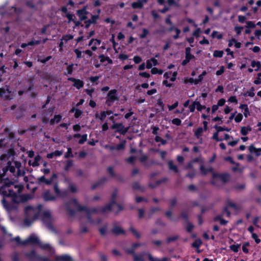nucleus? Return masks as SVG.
Returning a JSON list of instances; mask_svg holds the SVG:
<instances>
[{"instance_id":"nucleus-1","label":"nucleus","mask_w":261,"mask_h":261,"mask_svg":"<svg viewBox=\"0 0 261 261\" xmlns=\"http://www.w3.org/2000/svg\"><path fill=\"white\" fill-rule=\"evenodd\" d=\"M34 211V208L32 206L29 205L25 207L24 212L26 218H25L23 220V223L25 225L30 226L31 225L34 221L38 218L39 212L35 213L32 219L30 218V217L31 216V214H30V212Z\"/></svg>"},{"instance_id":"nucleus-2","label":"nucleus","mask_w":261,"mask_h":261,"mask_svg":"<svg viewBox=\"0 0 261 261\" xmlns=\"http://www.w3.org/2000/svg\"><path fill=\"white\" fill-rule=\"evenodd\" d=\"M41 220L45 226L49 230H54L53 219L51 213L49 211H46L42 213Z\"/></svg>"},{"instance_id":"nucleus-3","label":"nucleus","mask_w":261,"mask_h":261,"mask_svg":"<svg viewBox=\"0 0 261 261\" xmlns=\"http://www.w3.org/2000/svg\"><path fill=\"white\" fill-rule=\"evenodd\" d=\"M119 98L118 96V91L116 89H112L107 94L106 97V105L110 107L112 103L118 101Z\"/></svg>"},{"instance_id":"nucleus-4","label":"nucleus","mask_w":261,"mask_h":261,"mask_svg":"<svg viewBox=\"0 0 261 261\" xmlns=\"http://www.w3.org/2000/svg\"><path fill=\"white\" fill-rule=\"evenodd\" d=\"M213 179L211 180V185L217 186V184L215 180L216 178H220L223 183L228 182L230 179V175L228 173H213L212 175Z\"/></svg>"},{"instance_id":"nucleus-5","label":"nucleus","mask_w":261,"mask_h":261,"mask_svg":"<svg viewBox=\"0 0 261 261\" xmlns=\"http://www.w3.org/2000/svg\"><path fill=\"white\" fill-rule=\"evenodd\" d=\"M11 185H13V182L9 181L8 182L5 183L1 188H0V194L2 195L3 197L2 199V203L4 205L7 206L8 205V202L6 199V197H8V190L6 189L7 188H9Z\"/></svg>"},{"instance_id":"nucleus-6","label":"nucleus","mask_w":261,"mask_h":261,"mask_svg":"<svg viewBox=\"0 0 261 261\" xmlns=\"http://www.w3.org/2000/svg\"><path fill=\"white\" fill-rule=\"evenodd\" d=\"M112 129H116L115 133H118L121 135H124L128 132L129 127H125L122 123H116L114 122L111 126Z\"/></svg>"},{"instance_id":"nucleus-7","label":"nucleus","mask_w":261,"mask_h":261,"mask_svg":"<svg viewBox=\"0 0 261 261\" xmlns=\"http://www.w3.org/2000/svg\"><path fill=\"white\" fill-rule=\"evenodd\" d=\"M40 242V241L37 237L34 234H31L29 238L23 241V246H26L28 244H37L39 246Z\"/></svg>"},{"instance_id":"nucleus-8","label":"nucleus","mask_w":261,"mask_h":261,"mask_svg":"<svg viewBox=\"0 0 261 261\" xmlns=\"http://www.w3.org/2000/svg\"><path fill=\"white\" fill-rule=\"evenodd\" d=\"M88 12L87 11V7L84 6L82 9H79L76 11V14L79 17L81 21L85 20L87 18Z\"/></svg>"},{"instance_id":"nucleus-9","label":"nucleus","mask_w":261,"mask_h":261,"mask_svg":"<svg viewBox=\"0 0 261 261\" xmlns=\"http://www.w3.org/2000/svg\"><path fill=\"white\" fill-rule=\"evenodd\" d=\"M24 255L29 259L30 261H38L39 255L37 254L36 252L33 250L30 252H25Z\"/></svg>"},{"instance_id":"nucleus-10","label":"nucleus","mask_w":261,"mask_h":261,"mask_svg":"<svg viewBox=\"0 0 261 261\" xmlns=\"http://www.w3.org/2000/svg\"><path fill=\"white\" fill-rule=\"evenodd\" d=\"M42 197L45 201H53L56 200V197L52 195L48 190L43 192Z\"/></svg>"},{"instance_id":"nucleus-11","label":"nucleus","mask_w":261,"mask_h":261,"mask_svg":"<svg viewBox=\"0 0 261 261\" xmlns=\"http://www.w3.org/2000/svg\"><path fill=\"white\" fill-rule=\"evenodd\" d=\"M103 208V206L102 207H92L91 208H88L86 206V209L85 210H83V212H85L86 213L87 215H89V214H91L92 213H105L106 212H102V209Z\"/></svg>"},{"instance_id":"nucleus-12","label":"nucleus","mask_w":261,"mask_h":261,"mask_svg":"<svg viewBox=\"0 0 261 261\" xmlns=\"http://www.w3.org/2000/svg\"><path fill=\"white\" fill-rule=\"evenodd\" d=\"M111 232L116 236L125 234V231L122 228L117 226H114L113 227V228L111 229Z\"/></svg>"},{"instance_id":"nucleus-13","label":"nucleus","mask_w":261,"mask_h":261,"mask_svg":"<svg viewBox=\"0 0 261 261\" xmlns=\"http://www.w3.org/2000/svg\"><path fill=\"white\" fill-rule=\"evenodd\" d=\"M117 204L118 203L116 202V199H111V201L110 203L103 206L102 212L111 211L112 210V206L114 205H117Z\"/></svg>"},{"instance_id":"nucleus-14","label":"nucleus","mask_w":261,"mask_h":261,"mask_svg":"<svg viewBox=\"0 0 261 261\" xmlns=\"http://www.w3.org/2000/svg\"><path fill=\"white\" fill-rule=\"evenodd\" d=\"M39 246L43 250L48 251L51 254H53L55 253L54 249L53 248L48 244H42V243L40 242Z\"/></svg>"},{"instance_id":"nucleus-15","label":"nucleus","mask_w":261,"mask_h":261,"mask_svg":"<svg viewBox=\"0 0 261 261\" xmlns=\"http://www.w3.org/2000/svg\"><path fill=\"white\" fill-rule=\"evenodd\" d=\"M73 137L74 138H81L79 140V143L80 144H83L87 140V134H85L81 135L80 134H74Z\"/></svg>"},{"instance_id":"nucleus-16","label":"nucleus","mask_w":261,"mask_h":261,"mask_svg":"<svg viewBox=\"0 0 261 261\" xmlns=\"http://www.w3.org/2000/svg\"><path fill=\"white\" fill-rule=\"evenodd\" d=\"M106 181H107V178L106 177H102L100 179H99L98 181L95 182V183L93 184L91 186V189L92 190L96 189L97 188L99 187L101 185H103Z\"/></svg>"},{"instance_id":"nucleus-17","label":"nucleus","mask_w":261,"mask_h":261,"mask_svg":"<svg viewBox=\"0 0 261 261\" xmlns=\"http://www.w3.org/2000/svg\"><path fill=\"white\" fill-rule=\"evenodd\" d=\"M6 93L8 94L11 93L9 86L6 85L4 87L0 88V97H8V95H5Z\"/></svg>"},{"instance_id":"nucleus-18","label":"nucleus","mask_w":261,"mask_h":261,"mask_svg":"<svg viewBox=\"0 0 261 261\" xmlns=\"http://www.w3.org/2000/svg\"><path fill=\"white\" fill-rule=\"evenodd\" d=\"M213 221L214 222H219L220 225L224 226L226 225L228 222V221L223 219L222 216L220 215L215 216L213 218Z\"/></svg>"},{"instance_id":"nucleus-19","label":"nucleus","mask_w":261,"mask_h":261,"mask_svg":"<svg viewBox=\"0 0 261 261\" xmlns=\"http://www.w3.org/2000/svg\"><path fill=\"white\" fill-rule=\"evenodd\" d=\"M65 207L68 216L70 217L74 216L75 214V211L74 210L71 208L69 202H68L65 204Z\"/></svg>"},{"instance_id":"nucleus-20","label":"nucleus","mask_w":261,"mask_h":261,"mask_svg":"<svg viewBox=\"0 0 261 261\" xmlns=\"http://www.w3.org/2000/svg\"><path fill=\"white\" fill-rule=\"evenodd\" d=\"M55 261H72V259L69 255L65 254L57 256L55 258Z\"/></svg>"},{"instance_id":"nucleus-21","label":"nucleus","mask_w":261,"mask_h":261,"mask_svg":"<svg viewBox=\"0 0 261 261\" xmlns=\"http://www.w3.org/2000/svg\"><path fill=\"white\" fill-rule=\"evenodd\" d=\"M71 201L77 207L78 212H82L86 209V206L80 205L77 199H72Z\"/></svg>"},{"instance_id":"nucleus-22","label":"nucleus","mask_w":261,"mask_h":261,"mask_svg":"<svg viewBox=\"0 0 261 261\" xmlns=\"http://www.w3.org/2000/svg\"><path fill=\"white\" fill-rule=\"evenodd\" d=\"M168 166L169 170L174 171L175 173H178L179 170L177 167V166L175 165L173 163V161L170 160L168 162Z\"/></svg>"},{"instance_id":"nucleus-23","label":"nucleus","mask_w":261,"mask_h":261,"mask_svg":"<svg viewBox=\"0 0 261 261\" xmlns=\"http://www.w3.org/2000/svg\"><path fill=\"white\" fill-rule=\"evenodd\" d=\"M62 119V116L60 114L55 115L53 118H51L49 121V124L50 125H53L55 123H59Z\"/></svg>"},{"instance_id":"nucleus-24","label":"nucleus","mask_w":261,"mask_h":261,"mask_svg":"<svg viewBox=\"0 0 261 261\" xmlns=\"http://www.w3.org/2000/svg\"><path fill=\"white\" fill-rule=\"evenodd\" d=\"M191 49L190 47H187L185 49V58L189 61L195 59V56L191 54Z\"/></svg>"},{"instance_id":"nucleus-25","label":"nucleus","mask_w":261,"mask_h":261,"mask_svg":"<svg viewBox=\"0 0 261 261\" xmlns=\"http://www.w3.org/2000/svg\"><path fill=\"white\" fill-rule=\"evenodd\" d=\"M98 58L100 59V62L101 63H103L105 61H107L110 64L112 63V60L109 57L105 56L103 54L99 55Z\"/></svg>"},{"instance_id":"nucleus-26","label":"nucleus","mask_w":261,"mask_h":261,"mask_svg":"<svg viewBox=\"0 0 261 261\" xmlns=\"http://www.w3.org/2000/svg\"><path fill=\"white\" fill-rule=\"evenodd\" d=\"M252 128L249 126H242L241 128L240 133L243 136H246L249 132H251Z\"/></svg>"},{"instance_id":"nucleus-27","label":"nucleus","mask_w":261,"mask_h":261,"mask_svg":"<svg viewBox=\"0 0 261 261\" xmlns=\"http://www.w3.org/2000/svg\"><path fill=\"white\" fill-rule=\"evenodd\" d=\"M251 66L254 68L255 67H257L256 69H255L254 70L255 71H257L261 68V64L259 61H256L255 60H252L251 63Z\"/></svg>"},{"instance_id":"nucleus-28","label":"nucleus","mask_w":261,"mask_h":261,"mask_svg":"<svg viewBox=\"0 0 261 261\" xmlns=\"http://www.w3.org/2000/svg\"><path fill=\"white\" fill-rule=\"evenodd\" d=\"M84 85V82L80 79H77L75 83L73 84V86L76 87L77 89H80L82 87H83Z\"/></svg>"},{"instance_id":"nucleus-29","label":"nucleus","mask_w":261,"mask_h":261,"mask_svg":"<svg viewBox=\"0 0 261 261\" xmlns=\"http://www.w3.org/2000/svg\"><path fill=\"white\" fill-rule=\"evenodd\" d=\"M132 187L133 190H140L141 191H143L144 190V188L141 187L138 182H135L132 184Z\"/></svg>"},{"instance_id":"nucleus-30","label":"nucleus","mask_w":261,"mask_h":261,"mask_svg":"<svg viewBox=\"0 0 261 261\" xmlns=\"http://www.w3.org/2000/svg\"><path fill=\"white\" fill-rule=\"evenodd\" d=\"M41 159V156L39 155H37L35 157L34 162L31 164V161L29 162V164L32 165L33 167H36L39 165L38 162Z\"/></svg>"},{"instance_id":"nucleus-31","label":"nucleus","mask_w":261,"mask_h":261,"mask_svg":"<svg viewBox=\"0 0 261 261\" xmlns=\"http://www.w3.org/2000/svg\"><path fill=\"white\" fill-rule=\"evenodd\" d=\"M131 6L133 9H142L143 7V5L142 2L139 1L136 2L132 3Z\"/></svg>"},{"instance_id":"nucleus-32","label":"nucleus","mask_w":261,"mask_h":261,"mask_svg":"<svg viewBox=\"0 0 261 261\" xmlns=\"http://www.w3.org/2000/svg\"><path fill=\"white\" fill-rule=\"evenodd\" d=\"M129 230L136 238L139 239L141 238L140 233L133 226H131Z\"/></svg>"},{"instance_id":"nucleus-33","label":"nucleus","mask_w":261,"mask_h":261,"mask_svg":"<svg viewBox=\"0 0 261 261\" xmlns=\"http://www.w3.org/2000/svg\"><path fill=\"white\" fill-rule=\"evenodd\" d=\"M179 239V236L178 235H175L171 237H169L166 239V243L167 244H170L172 242H174L177 241Z\"/></svg>"},{"instance_id":"nucleus-34","label":"nucleus","mask_w":261,"mask_h":261,"mask_svg":"<svg viewBox=\"0 0 261 261\" xmlns=\"http://www.w3.org/2000/svg\"><path fill=\"white\" fill-rule=\"evenodd\" d=\"M134 260V261H145L144 253H141L139 255L135 254Z\"/></svg>"},{"instance_id":"nucleus-35","label":"nucleus","mask_w":261,"mask_h":261,"mask_svg":"<svg viewBox=\"0 0 261 261\" xmlns=\"http://www.w3.org/2000/svg\"><path fill=\"white\" fill-rule=\"evenodd\" d=\"M254 90H255L254 88L253 87H252L249 91H247L244 94V96H249L250 97H254L255 95V94L254 92Z\"/></svg>"},{"instance_id":"nucleus-36","label":"nucleus","mask_w":261,"mask_h":261,"mask_svg":"<svg viewBox=\"0 0 261 261\" xmlns=\"http://www.w3.org/2000/svg\"><path fill=\"white\" fill-rule=\"evenodd\" d=\"M201 244L202 241L200 239H198L193 242L192 246L193 247L198 248Z\"/></svg>"},{"instance_id":"nucleus-37","label":"nucleus","mask_w":261,"mask_h":261,"mask_svg":"<svg viewBox=\"0 0 261 261\" xmlns=\"http://www.w3.org/2000/svg\"><path fill=\"white\" fill-rule=\"evenodd\" d=\"M223 54L224 52L223 50H216L214 51L213 56L215 58H222Z\"/></svg>"},{"instance_id":"nucleus-38","label":"nucleus","mask_w":261,"mask_h":261,"mask_svg":"<svg viewBox=\"0 0 261 261\" xmlns=\"http://www.w3.org/2000/svg\"><path fill=\"white\" fill-rule=\"evenodd\" d=\"M163 71L162 69H159L156 67L152 68L151 69V73L152 74H159L161 75L163 73Z\"/></svg>"},{"instance_id":"nucleus-39","label":"nucleus","mask_w":261,"mask_h":261,"mask_svg":"<svg viewBox=\"0 0 261 261\" xmlns=\"http://www.w3.org/2000/svg\"><path fill=\"white\" fill-rule=\"evenodd\" d=\"M54 190L55 194H56V195L57 196H58L59 195H60L61 194V191L59 188V185H58V182H56V183H55V184L54 185Z\"/></svg>"},{"instance_id":"nucleus-40","label":"nucleus","mask_w":261,"mask_h":261,"mask_svg":"<svg viewBox=\"0 0 261 261\" xmlns=\"http://www.w3.org/2000/svg\"><path fill=\"white\" fill-rule=\"evenodd\" d=\"M64 158L66 159H68L69 158H73L71 148L68 147L67 148V151L65 154Z\"/></svg>"},{"instance_id":"nucleus-41","label":"nucleus","mask_w":261,"mask_h":261,"mask_svg":"<svg viewBox=\"0 0 261 261\" xmlns=\"http://www.w3.org/2000/svg\"><path fill=\"white\" fill-rule=\"evenodd\" d=\"M107 172L108 173L111 175L112 177H116V175L114 171L113 167L112 166H109L107 168Z\"/></svg>"},{"instance_id":"nucleus-42","label":"nucleus","mask_w":261,"mask_h":261,"mask_svg":"<svg viewBox=\"0 0 261 261\" xmlns=\"http://www.w3.org/2000/svg\"><path fill=\"white\" fill-rule=\"evenodd\" d=\"M154 140L156 142H161L162 145H165L167 143V141L165 139H163L161 137L156 136L154 138Z\"/></svg>"},{"instance_id":"nucleus-43","label":"nucleus","mask_w":261,"mask_h":261,"mask_svg":"<svg viewBox=\"0 0 261 261\" xmlns=\"http://www.w3.org/2000/svg\"><path fill=\"white\" fill-rule=\"evenodd\" d=\"M203 131V128L202 127H199L195 132V136L196 138H198L201 136L202 133Z\"/></svg>"},{"instance_id":"nucleus-44","label":"nucleus","mask_w":261,"mask_h":261,"mask_svg":"<svg viewBox=\"0 0 261 261\" xmlns=\"http://www.w3.org/2000/svg\"><path fill=\"white\" fill-rule=\"evenodd\" d=\"M68 190L72 193H75L77 191V189L75 185L72 184L69 185Z\"/></svg>"},{"instance_id":"nucleus-45","label":"nucleus","mask_w":261,"mask_h":261,"mask_svg":"<svg viewBox=\"0 0 261 261\" xmlns=\"http://www.w3.org/2000/svg\"><path fill=\"white\" fill-rule=\"evenodd\" d=\"M194 226L193 224H192L191 223L188 222L187 225L186 227V231L187 232L190 233L192 231L193 229H194Z\"/></svg>"},{"instance_id":"nucleus-46","label":"nucleus","mask_w":261,"mask_h":261,"mask_svg":"<svg viewBox=\"0 0 261 261\" xmlns=\"http://www.w3.org/2000/svg\"><path fill=\"white\" fill-rule=\"evenodd\" d=\"M73 166V161L72 160H68L67 161L66 164L64 168L65 171H68L69 168Z\"/></svg>"},{"instance_id":"nucleus-47","label":"nucleus","mask_w":261,"mask_h":261,"mask_svg":"<svg viewBox=\"0 0 261 261\" xmlns=\"http://www.w3.org/2000/svg\"><path fill=\"white\" fill-rule=\"evenodd\" d=\"M250 245V243L249 242H245L242 246V250L245 253H248L249 252V250L247 248Z\"/></svg>"},{"instance_id":"nucleus-48","label":"nucleus","mask_w":261,"mask_h":261,"mask_svg":"<svg viewBox=\"0 0 261 261\" xmlns=\"http://www.w3.org/2000/svg\"><path fill=\"white\" fill-rule=\"evenodd\" d=\"M195 103L196 104V109L198 111H201L202 110L206 109V107L201 105L199 101H195Z\"/></svg>"},{"instance_id":"nucleus-49","label":"nucleus","mask_w":261,"mask_h":261,"mask_svg":"<svg viewBox=\"0 0 261 261\" xmlns=\"http://www.w3.org/2000/svg\"><path fill=\"white\" fill-rule=\"evenodd\" d=\"M8 197L15 198L17 196L16 193L13 189H8Z\"/></svg>"},{"instance_id":"nucleus-50","label":"nucleus","mask_w":261,"mask_h":261,"mask_svg":"<svg viewBox=\"0 0 261 261\" xmlns=\"http://www.w3.org/2000/svg\"><path fill=\"white\" fill-rule=\"evenodd\" d=\"M11 241H16L18 245L23 246V241H21L20 237L19 236H17L14 238H13L11 240Z\"/></svg>"},{"instance_id":"nucleus-51","label":"nucleus","mask_w":261,"mask_h":261,"mask_svg":"<svg viewBox=\"0 0 261 261\" xmlns=\"http://www.w3.org/2000/svg\"><path fill=\"white\" fill-rule=\"evenodd\" d=\"M227 207H230L234 210H237L238 208V206L236 203H234L229 200L227 201Z\"/></svg>"},{"instance_id":"nucleus-52","label":"nucleus","mask_w":261,"mask_h":261,"mask_svg":"<svg viewBox=\"0 0 261 261\" xmlns=\"http://www.w3.org/2000/svg\"><path fill=\"white\" fill-rule=\"evenodd\" d=\"M241 244H233L230 246V249L233 251L234 252H238L239 248H240Z\"/></svg>"},{"instance_id":"nucleus-53","label":"nucleus","mask_w":261,"mask_h":261,"mask_svg":"<svg viewBox=\"0 0 261 261\" xmlns=\"http://www.w3.org/2000/svg\"><path fill=\"white\" fill-rule=\"evenodd\" d=\"M12 261H20L17 252H15L11 255Z\"/></svg>"},{"instance_id":"nucleus-54","label":"nucleus","mask_w":261,"mask_h":261,"mask_svg":"<svg viewBox=\"0 0 261 261\" xmlns=\"http://www.w3.org/2000/svg\"><path fill=\"white\" fill-rule=\"evenodd\" d=\"M256 25L254 23L253 21H248L246 22V25H245V28L251 29L255 28Z\"/></svg>"},{"instance_id":"nucleus-55","label":"nucleus","mask_w":261,"mask_h":261,"mask_svg":"<svg viewBox=\"0 0 261 261\" xmlns=\"http://www.w3.org/2000/svg\"><path fill=\"white\" fill-rule=\"evenodd\" d=\"M52 57L51 56H49L45 58L44 59H40L38 58V61L41 62L43 64H45L47 61H48L50 59H51Z\"/></svg>"},{"instance_id":"nucleus-56","label":"nucleus","mask_w":261,"mask_h":261,"mask_svg":"<svg viewBox=\"0 0 261 261\" xmlns=\"http://www.w3.org/2000/svg\"><path fill=\"white\" fill-rule=\"evenodd\" d=\"M200 171L201 174L205 175L208 173L207 168H206L203 165H201L200 167Z\"/></svg>"},{"instance_id":"nucleus-57","label":"nucleus","mask_w":261,"mask_h":261,"mask_svg":"<svg viewBox=\"0 0 261 261\" xmlns=\"http://www.w3.org/2000/svg\"><path fill=\"white\" fill-rule=\"evenodd\" d=\"M40 43H41L40 40H33L28 42V45H29V46H33L35 45H39L40 44Z\"/></svg>"},{"instance_id":"nucleus-58","label":"nucleus","mask_w":261,"mask_h":261,"mask_svg":"<svg viewBox=\"0 0 261 261\" xmlns=\"http://www.w3.org/2000/svg\"><path fill=\"white\" fill-rule=\"evenodd\" d=\"M66 17L68 19V23H70L71 21H74V18H75V16L73 14H70L69 13H67L66 14Z\"/></svg>"},{"instance_id":"nucleus-59","label":"nucleus","mask_w":261,"mask_h":261,"mask_svg":"<svg viewBox=\"0 0 261 261\" xmlns=\"http://www.w3.org/2000/svg\"><path fill=\"white\" fill-rule=\"evenodd\" d=\"M191 161L193 163H200L202 164L203 163V159L201 156H199L193 159Z\"/></svg>"},{"instance_id":"nucleus-60","label":"nucleus","mask_w":261,"mask_h":261,"mask_svg":"<svg viewBox=\"0 0 261 261\" xmlns=\"http://www.w3.org/2000/svg\"><path fill=\"white\" fill-rule=\"evenodd\" d=\"M172 123L177 126H179L181 124V121L180 119L176 118H174L172 120Z\"/></svg>"},{"instance_id":"nucleus-61","label":"nucleus","mask_w":261,"mask_h":261,"mask_svg":"<svg viewBox=\"0 0 261 261\" xmlns=\"http://www.w3.org/2000/svg\"><path fill=\"white\" fill-rule=\"evenodd\" d=\"M156 105L161 108V111L164 110V104L161 99L158 100Z\"/></svg>"},{"instance_id":"nucleus-62","label":"nucleus","mask_w":261,"mask_h":261,"mask_svg":"<svg viewBox=\"0 0 261 261\" xmlns=\"http://www.w3.org/2000/svg\"><path fill=\"white\" fill-rule=\"evenodd\" d=\"M243 115L241 113H239L234 117V121L237 123L240 122L243 119Z\"/></svg>"},{"instance_id":"nucleus-63","label":"nucleus","mask_w":261,"mask_h":261,"mask_svg":"<svg viewBox=\"0 0 261 261\" xmlns=\"http://www.w3.org/2000/svg\"><path fill=\"white\" fill-rule=\"evenodd\" d=\"M149 31L146 29H143V32L140 35L139 37L141 39L145 38L146 36L148 34Z\"/></svg>"},{"instance_id":"nucleus-64","label":"nucleus","mask_w":261,"mask_h":261,"mask_svg":"<svg viewBox=\"0 0 261 261\" xmlns=\"http://www.w3.org/2000/svg\"><path fill=\"white\" fill-rule=\"evenodd\" d=\"M177 203V199L174 197L171 199L170 201V209H172L176 204Z\"/></svg>"}]
</instances>
